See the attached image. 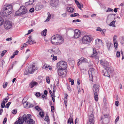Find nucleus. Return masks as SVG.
I'll return each instance as SVG.
<instances>
[{"label": "nucleus", "mask_w": 124, "mask_h": 124, "mask_svg": "<svg viewBox=\"0 0 124 124\" xmlns=\"http://www.w3.org/2000/svg\"><path fill=\"white\" fill-rule=\"evenodd\" d=\"M51 42L53 44L55 43L56 45L62 44L64 42L63 38L60 35L56 34L53 36L51 38Z\"/></svg>", "instance_id": "f257e3e1"}, {"label": "nucleus", "mask_w": 124, "mask_h": 124, "mask_svg": "<svg viewBox=\"0 0 124 124\" xmlns=\"http://www.w3.org/2000/svg\"><path fill=\"white\" fill-rule=\"evenodd\" d=\"M31 115L29 114H28L27 115L25 114L24 115L22 116L21 118V121L23 123L25 122L26 123H28V124H35V121L31 119Z\"/></svg>", "instance_id": "f03ea898"}, {"label": "nucleus", "mask_w": 124, "mask_h": 124, "mask_svg": "<svg viewBox=\"0 0 124 124\" xmlns=\"http://www.w3.org/2000/svg\"><path fill=\"white\" fill-rule=\"evenodd\" d=\"M6 6L3 9L2 14L5 16H7L11 14L12 13L13 8L11 5H6Z\"/></svg>", "instance_id": "7ed1b4c3"}, {"label": "nucleus", "mask_w": 124, "mask_h": 124, "mask_svg": "<svg viewBox=\"0 0 124 124\" xmlns=\"http://www.w3.org/2000/svg\"><path fill=\"white\" fill-rule=\"evenodd\" d=\"M100 64L103 66L107 71H112L113 70L112 67L110 66L109 63L106 61H100Z\"/></svg>", "instance_id": "20e7f679"}, {"label": "nucleus", "mask_w": 124, "mask_h": 124, "mask_svg": "<svg viewBox=\"0 0 124 124\" xmlns=\"http://www.w3.org/2000/svg\"><path fill=\"white\" fill-rule=\"evenodd\" d=\"M93 38L89 36L86 35L84 36L82 39V42L84 44L90 45Z\"/></svg>", "instance_id": "39448f33"}, {"label": "nucleus", "mask_w": 124, "mask_h": 124, "mask_svg": "<svg viewBox=\"0 0 124 124\" xmlns=\"http://www.w3.org/2000/svg\"><path fill=\"white\" fill-rule=\"evenodd\" d=\"M94 113V112L93 110L91 112H90L89 114H90V115H89L87 124H94L95 122Z\"/></svg>", "instance_id": "423d86ee"}, {"label": "nucleus", "mask_w": 124, "mask_h": 124, "mask_svg": "<svg viewBox=\"0 0 124 124\" xmlns=\"http://www.w3.org/2000/svg\"><path fill=\"white\" fill-rule=\"evenodd\" d=\"M57 66L60 69L65 70L67 67V63L65 61H61L58 63Z\"/></svg>", "instance_id": "0eeeda50"}, {"label": "nucleus", "mask_w": 124, "mask_h": 124, "mask_svg": "<svg viewBox=\"0 0 124 124\" xmlns=\"http://www.w3.org/2000/svg\"><path fill=\"white\" fill-rule=\"evenodd\" d=\"M4 25L5 29L8 30L12 27V23L11 21L9 20H6L5 22Z\"/></svg>", "instance_id": "6e6552de"}, {"label": "nucleus", "mask_w": 124, "mask_h": 124, "mask_svg": "<svg viewBox=\"0 0 124 124\" xmlns=\"http://www.w3.org/2000/svg\"><path fill=\"white\" fill-rule=\"evenodd\" d=\"M65 70L58 68L57 70L58 75L60 76H62V77H65L66 75V72Z\"/></svg>", "instance_id": "1a4fd4ad"}, {"label": "nucleus", "mask_w": 124, "mask_h": 124, "mask_svg": "<svg viewBox=\"0 0 124 124\" xmlns=\"http://www.w3.org/2000/svg\"><path fill=\"white\" fill-rule=\"evenodd\" d=\"M37 70V68L35 67L34 65H32V66H29L28 69V72L30 74H33L34 71Z\"/></svg>", "instance_id": "9d476101"}, {"label": "nucleus", "mask_w": 124, "mask_h": 124, "mask_svg": "<svg viewBox=\"0 0 124 124\" xmlns=\"http://www.w3.org/2000/svg\"><path fill=\"white\" fill-rule=\"evenodd\" d=\"M94 73V69L93 68H90L88 71V74L91 81L92 80L93 75Z\"/></svg>", "instance_id": "9b49d317"}, {"label": "nucleus", "mask_w": 124, "mask_h": 124, "mask_svg": "<svg viewBox=\"0 0 124 124\" xmlns=\"http://www.w3.org/2000/svg\"><path fill=\"white\" fill-rule=\"evenodd\" d=\"M22 10V11L20 12V15H22L25 14L27 12V10L26 8L24 6H21L19 9V10Z\"/></svg>", "instance_id": "f8f14e48"}, {"label": "nucleus", "mask_w": 124, "mask_h": 124, "mask_svg": "<svg viewBox=\"0 0 124 124\" xmlns=\"http://www.w3.org/2000/svg\"><path fill=\"white\" fill-rule=\"evenodd\" d=\"M58 1L59 0H51L50 3L52 6L55 7L57 5Z\"/></svg>", "instance_id": "ddd939ff"}, {"label": "nucleus", "mask_w": 124, "mask_h": 124, "mask_svg": "<svg viewBox=\"0 0 124 124\" xmlns=\"http://www.w3.org/2000/svg\"><path fill=\"white\" fill-rule=\"evenodd\" d=\"M102 40H101L98 39L95 40V46L98 47H100L102 44Z\"/></svg>", "instance_id": "4468645a"}, {"label": "nucleus", "mask_w": 124, "mask_h": 124, "mask_svg": "<svg viewBox=\"0 0 124 124\" xmlns=\"http://www.w3.org/2000/svg\"><path fill=\"white\" fill-rule=\"evenodd\" d=\"M81 32L80 31L78 30H76L74 31V36L75 38H78L80 36Z\"/></svg>", "instance_id": "2eb2a0df"}, {"label": "nucleus", "mask_w": 124, "mask_h": 124, "mask_svg": "<svg viewBox=\"0 0 124 124\" xmlns=\"http://www.w3.org/2000/svg\"><path fill=\"white\" fill-rule=\"evenodd\" d=\"M38 84V82L32 80L29 84V86L31 88H32L34 86L37 85Z\"/></svg>", "instance_id": "dca6fc26"}, {"label": "nucleus", "mask_w": 124, "mask_h": 124, "mask_svg": "<svg viewBox=\"0 0 124 124\" xmlns=\"http://www.w3.org/2000/svg\"><path fill=\"white\" fill-rule=\"evenodd\" d=\"M99 86L98 84L94 85L93 86V92H94L99 93Z\"/></svg>", "instance_id": "f3484780"}, {"label": "nucleus", "mask_w": 124, "mask_h": 124, "mask_svg": "<svg viewBox=\"0 0 124 124\" xmlns=\"http://www.w3.org/2000/svg\"><path fill=\"white\" fill-rule=\"evenodd\" d=\"M28 43L30 45L32 44H33L35 43L36 42L34 40L32 41V37L31 36H29L28 37Z\"/></svg>", "instance_id": "a211bd4d"}, {"label": "nucleus", "mask_w": 124, "mask_h": 124, "mask_svg": "<svg viewBox=\"0 0 124 124\" xmlns=\"http://www.w3.org/2000/svg\"><path fill=\"white\" fill-rule=\"evenodd\" d=\"M43 7V5L39 4L36 5L35 9L36 11H38L41 9Z\"/></svg>", "instance_id": "6ab92c4d"}, {"label": "nucleus", "mask_w": 124, "mask_h": 124, "mask_svg": "<svg viewBox=\"0 0 124 124\" xmlns=\"http://www.w3.org/2000/svg\"><path fill=\"white\" fill-rule=\"evenodd\" d=\"M72 114H70V118L68 120V123L71 124L72 123L73 124V120L72 117Z\"/></svg>", "instance_id": "aec40b11"}, {"label": "nucleus", "mask_w": 124, "mask_h": 124, "mask_svg": "<svg viewBox=\"0 0 124 124\" xmlns=\"http://www.w3.org/2000/svg\"><path fill=\"white\" fill-rule=\"evenodd\" d=\"M52 51L55 54H59L60 52L59 48L57 47H55L52 50Z\"/></svg>", "instance_id": "412c9836"}, {"label": "nucleus", "mask_w": 124, "mask_h": 124, "mask_svg": "<svg viewBox=\"0 0 124 124\" xmlns=\"http://www.w3.org/2000/svg\"><path fill=\"white\" fill-rule=\"evenodd\" d=\"M68 97V95L67 94L65 93V96L64 98V104L65 106L67 107V98Z\"/></svg>", "instance_id": "4be33fe9"}, {"label": "nucleus", "mask_w": 124, "mask_h": 124, "mask_svg": "<svg viewBox=\"0 0 124 124\" xmlns=\"http://www.w3.org/2000/svg\"><path fill=\"white\" fill-rule=\"evenodd\" d=\"M106 72H104V70H102V73H103V75L105 76L108 77L109 78L110 77V76L108 73L109 71H107Z\"/></svg>", "instance_id": "5701e85b"}, {"label": "nucleus", "mask_w": 124, "mask_h": 124, "mask_svg": "<svg viewBox=\"0 0 124 124\" xmlns=\"http://www.w3.org/2000/svg\"><path fill=\"white\" fill-rule=\"evenodd\" d=\"M93 54L91 55V57H93L96 56L98 54V53L97 52L96 49L93 48Z\"/></svg>", "instance_id": "b1692460"}, {"label": "nucleus", "mask_w": 124, "mask_h": 124, "mask_svg": "<svg viewBox=\"0 0 124 124\" xmlns=\"http://www.w3.org/2000/svg\"><path fill=\"white\" fill-rule=\"evenodd\" d=\"M99 93L94 92V100L96 101H97L98 100V94Z\"/></svg>", "instance_id": "393cba45"}, {"label": "nucleus", "mask_w": 124, "mask_h": 124, "mask_svg": "<svg viewBox=\"0 0 124 124\" xmlns=\"http://www.w3.org/2000/svg\"><path fill=\"white\" fill-rule=\"evenodd\" d=\"M67 10L69 12L72 13L74 12V9L71 7H68L67 8Z\"/></svg>", "instance_id": "a878e982"}, {"label": "nucleus", "mask_w": 124, "mask_h": 124, "mask_svg": "<svg viewBox=\"0 0 124 124\" xmlns=\"http://www.w3.org/2000/svg\"><path fill=\"white\" fill-rule=\"evenodd\" d=\"M48 115V114H47H47L46 115V116H45V118L44 119V120L45 121L47 122V124H49L50 123V120L49 117L47 115ZM44 124H46L44 123Z\"/></svg>", "instance_id": "bb28decb"}, {"label": "nucleus", "mask_w": 124, "mask_h": 124, "mask_svg": "<svg viewBox=\"0 0 124 124\" xmlns=\"http://www.w3.org/2000/svg\"><path fill=\"white\" fill-rule=\"evenodd\" d=\"M48 17L45 21V22H46L50 20L51 18V15L50 13L49 12H48L47 13Z\"/></svg>", "instance_id": "cd10ccee"}, {"label": "nucleus", "mask_w": 124, "mask_h": 124, "mask_svg": "<svg viewBox=\"0 0 124 124\" xmlns=\"http://www.w3.org/2000/svg\"><path fill=\"white\" fill-rule=\"evenodd\" d=\"M112 44L108 42L107 43V47L108 50L109 51L110 50V48L111 46H112Z\"/></svg>", "instance_id": "c85d7f7f"}, {"label": "nucleus", "mask_w": 124, "mask_h": 124, "mask_svg": "<svg viewBox=\"0 0 124 124\" xmlns=\"http://www.w3.org/2000/svg\"><path fill=\"white\" fill-rule=\"evenodd\" d=\"M80 60L82 61V62H88V61L86 59L83 57L80 58Z\"/></svg>", "instance_id": "c756f323"}, {"label": "nucleus", "mask_w": 124, "mask_h": 124, "mask_svg": "<svg viewBox=\"0 0 124 124\" xmlns=\"http://www.w3.org/2000/svg\"><path fill=\"white\" fill-rule=\"evenodd\" d=\"M47 30L45 29L42 31L41 33V35L42 36H46V35Z\"/></svg>", "instance_id": "7c9ffc66"}, {"label": "nucleus", "mask_w": 124, "mask_h": 124, "mask_svg": "<svg viewBox=\"0 0 124 124\" xmlns=\"http://www.w3.org/2000/svg\"><path fill=\"white\" fill-rule=\"evenodd\" d=\"M70 16L71 17H74L77 16H79V15L78 13H75L73 14L70 15Z\"/></svg>", "instance_id": "2f4dec72"}, {"label": "nucleus", "mask_w": 124, "mask_h": 124, "mask_svg": "<svg viewBox=\"0 0 124 124\" xmlns=\"http://www.w3.org/2000/svg\"><path fill=\"white\" fill-rule=\"evenodd\" d=\"M116 22V21H113L112 22H111L109 24V25L110 26H112L114 27L115 26V24Z\"/></svg>", "instance_id": "473e14b6"}, {"label": "nucleus", "mask_w": 124, "mask_h": 124, "mask_svg": "<svg viewBox=\"0 0 124 124\" xmlns=\"http://www.w3.org/2000/svg\"><path fill=\"white\" fill-rule=\"evenodd\" d=\"M20 11V10H19H19L17 11L16 13L15 14V15L16 16H21V15H20V12L19 13V11Z\"/></svg>", "instance_id": "72a5a7b5"}, {"label": "nucleus", "mask_w": 124, "mask_h": 124, "mask_svg": "<svg viewBox=\"0 0 124 124\" xmlns=\"http://www.w3.org/2000/svg\"><path fill=\"white\" fill-rule=\"evenodd\" d=\"M69 81L70 82H71V85H73L74 84V80L73 79H71L70 78H69Z\"/></svg>", "instance_id": "f704fd0d"}, {"label": "nucleus", "mask_w": 124, "mask_h": 124, "mask_svg": "<svg viewBox=\"0 0 124 124\" xmlns=\"http://www.w3.org/2000/svg\"><path fill=\"white\" fill-rule=\"evenodd\" d=\"M3 20L2 18L0 16V25H1L3 24Z\"/></svg>", "instance_id": "c9c22d12"}, {"label": "nucleus", "mask_w": 124, "mask_h": 124, "mask_svg": "<svg viewBox=\"0 0 124 124\" xmlns=\"http://www.w3.org/2000/svg\"><path fill=\"white\" fill-rule=\"evenodd\" d=\"M114 46L116 49H117V48L118 44L117 42H114Z\"/></svg>", "instance_id": "e433bc0d"}, {"label": "nucleus", "mask_w": 124, "mask_h": 124, "mask_svg": "<svg viewBox=\"0 0 124 124\" xmlns=\"http://www.w3.org/2000/svg\"><path fill=\"white\" fill-rule=\"evenodd\" d=\"M33 3V0L30 1V0H29V2H26L25 3L26 5H27V4L28 3V5H31Z\"/></svg>", "instance_id": "4c0bfd02"}, {"label": "nucleus", "mask_w": 124, "mask_h": 124, "mask_svg": "<svg viewBox=\"0 0 124 124\" xmlns=\"http://www.w3.org/2000/svg\"><path fill=\"white\" fill-rule=\"evenodd\" d=\"M6 103L5 102L3 101L1 103V108H4L5 107V104Z\"/></svg>", "instance_id": "58836bf2"}, {"label": "nucleus", "mask_w": 124, "mask_h": 124, "mask_svg": "<svg viewBox=\"0 0 124 124\" xmlns=\"http://www.w3.org/2000/svg\"><path fill=\"white\" fill-rule=\"evenodd\" d=\"M21 120L20 118L19 117L18 118V120L14 124H19V123L21 122Z\"/></svg>", "instance_id": "ea45409f"}, {"label": "nucleus", "mask_w": 124, "mask_h": 124, "mask_svg": "<svg viewBox=\"0 0 124 124\" xmlns=\"http://www.w3.org/2000/svg\"><path fill=\"white\" fill-rule=\"evenodd\" d=\"M9 99V97L7 96V97L5 98L3 100V101H4V102H5L6 103L8 102V100Z\"/></svg>", "instance_id": "a19ab883"}, {"label": "nucleus", "mask_w": 124, "mask_h": 124, "mask_svg": "<svg viewBox=\"0 0 124 124\" xmlns=\"http://www.w3.org/2000/svg\"><path fill=\"white\" fill-rule=\"evenodd\" d=\"M39 115L41 117H43L44 116V112H40Z\"/></svg>", "instance_id": "79ce46f5"}, {"label": "nucleus", "mask_w": 124, "mask_h": 124, "mask_svg": "<svg viewBox=\"0 0 124 124\" xmlns=\"http://www.w3.org/2000/svg\"><path fill=\"white\" fill-rule=\"evenodd\" d=\"M46 81L47 83L48 84H49L50 82L49 78V77H46Z\"/></svg>", "instance_id": "37998d69"}, {"label": "nucleus", "mask_w": 124, "mask_h": 124, "mask_svg": "<svg viewBox=\"0 0 124 124\" xmlns=\"http://www.w3.org/2000/svg\"><path fill=\"white\" fill-rule=\"evenodd\" d=\"M17 112V110L15 109H14L12 111V113L14 114H15Z\"/></svg>", "instance_id": "c03bdc74"}, {"label": "nucleus", "mask_w": 124, "mask_h": 124, "mask_svg": "<svg viewBox=\"0 0 124 124\" xmlns=\"http://www.w3.org/2000/svg\"><path fill=\"white\" fill-rule=\"evenodd\" d=\"M11 104V102H9L8 103H7L5 106L6 108H8Z\"/></svg>", "instance_id": "a18cd8bd"}, {"label": "nucleus", "mask_w": 124, "mask_h": 124, "mask_svg": "<svg viewBox=\"0 0 124 124\" xmlns=\"http://www.w3.org/2000/svg\"><path fill=\"white\" fill-rule=\"evenodd\" d=\"M7 52V51L6 50H4L2 52V53L1 54V56H2V57L4 55L5 53Z\"/></svg>", "instance_id": "49530a36"}, {"label": "nucleus", "mask_w": 124, "mask_h": 124, "mask_svg": "<svg viewBox=\"0 0 124 124\" xmlns=\"http://www.w3.org/2000/svg\"><path fill=\"white\" fill-rule=\"evenodd\" d=\"M122 40L121 43L122 44V45L124 46V36L122 37Z\"/></svg>", "instance_id": "de8ad7c7"}, {"label": "nucleus", "mask_w": 124, "mask_h": 124, "mask_svg": "<svg viewBox=\"0 0 124 124\" xmlns=\"http://www.w3.org/2000/svg\"><path fill=\"white\" fill-rule=\"evenodd\" d=\"M119 116H117V117L116 119H115V122L116 124H117V122L118 121V120H119Z\"/></svg>", "instance_id": "09e8293b"}, {"label": "nucleus", "mask_w": 124, "mask_h": 124, "mask_svg": "<svg viewBox=\"0 0 124 124\" xmlns=\"http://www.w3.org/2000/svg\"><path fill=\"white\" fill-rule=\"evenodd\" d=\"M113 11V9H111L109 8H108V10L106 11V12H110V11Z\"/></svg>", "instance_id": "8fccbe9b"}, {"label": "nucleus", "mask_w": 124, "mask_h": 124, "mask_svg": "<svg viewBox=\"0 0 124 124\" xmlns=\"http://www.w3.org/2000/svg\"><path fill=\"white\" fill-rule=\"evenodd\" d=\"M28 70H25L24 71V75H26L28 74L29 72H28Z\"/></svg>", "instance_id": "3c124183"}, {"label": "nucleus", "mask_w": 124, "mask_h": 124, "mask_svg": "<svg viewBox=\"0 0 124 124\" xmlns=\"http://www.w3.org/2000/svg\"><path fill=\"white\" fill-rule=\"evenodd\" d=\"M42 68L44 69H45L46 68H48V67L47 66V65L46 64H45L43 66Z\"/></svg>", "instance_id": "603ef678"}, {"label": "nucleus", "mask_w": 124, "mask_h": 124, "mask_svg": "<svg viewBox=\"0 0 124 124\" xmlns=\"http://www.w3.org/2000/svg\"><path fill=\"white\" fill-rule=\"evenodd\" d=\"M34 8H32L30 9L29 11L30 12L32 13L34 12Z\"/></svg>", "instance_id": "864d4df0"}, {"label": "nucleus", "mask_w": 124, "mask_h": 124, "mask_svg": "<svg viewBox=\"0 0 124 124\" xmlns=\"http://www.w3.org/2000/svg\"><path fill=\"white\" fill-rule=\"evenodd\" d=\"M29 108L35 106V105L32 104L31 103H29Z\"/></svg>", "instance_id": "5fc2aeb1"}, {"label": "nucleus", "mask_w": 124, "mask_h": 124, "mask_svg": "<svg viewBox=\"0 0 124 124\" xmlns=\"http://www.w3.org/2000/svg\"><path fill=\"white\" fill-rule=\"evenodd\" d=\"M79 60L77 63V65L78 66L82 62V61L80 60V58Z\"/></svg>", "instance_id": "6e6d98bb"}, {"label": "nucleus", "mask_w": 124, "mask_h": 124, "mask_svg": "<svg viewBox=\"0 0 124 124\" xmlns=\"http://www.w3.org/2000/svg\"><path fill=\"white\" fill-rule=\"evenodd\" d=\"M116 35H115L114 37H113V41L114 42H117V41H116Z\"/></svg>", "instance_id": "4d7b16f0"}, {"label": "nucleus", "mask_w": 124, "mask_h": 124, "mask_svg": "<svg viewBox=\"0 0 124 124\" xmlns=\"http://www.w3.org/2000/svg\"><path fill=\"white\" fill-rule=\"evenodd\" d=\"M81 22V20H80L79 19H77L76 20H73L72 21V22L73 23H74L76 22Z\"/></svg>", "instance_id": "13d9d810"}, {"label": "nucleus", "mask_w": 124, "mask_h": 124, "mask_svg": "<svg viewBox=\"0 0 124 124\" xmlns=\"http://www.w3.org/2000/svg\"><path fill=\"white\" fill-rule=\"evenodd\" d=\"M35 109L38 111L39 110H41V109L38 106H36L35 107Z\"/></svg>", "instance_id": "bf43d9fd"}, {"label": "nucleus", "mask_w": 124, "mask_h": 124, "mask_svg": "<svg viewBox=\"0 0 124 124\" xmlns=\"http://www.w3.org/2000/svg\"><path fill=\"white\" fill-rule=\"evenodd\" d=\"M101 29L99 27H97V29H96L97 31H101Z\"/></svg>", "instance_id": "052dcab7"}, {"label": "nucleus", "mask_w": 124, "mask_h": 124, "mask_svg": "<svg viewBox=\"0 0 124 124\" xmlns=\"http://www.w3.org/2000/svg\"><path fill=\"white\" fill-rule=\"evenodd\" d=\"M116 56H117L118 57H119L120 56V52L118 51H117L116 52Z\"/></svg>", "instance_id": "680f3d73"}, {"label": "nucleus", "mask_w": 124, "mask_h": 124, "mask_svg": "<svg viewBox=\"0 0 124 124\" xmlns=\"http://www.w3.org/2000/svg\"><path fill=\"white\" fill-rule=\"evenodd\" d=\"M8 84V83L7 82H6L4 85H3V88H6L7 85Z\"/></svg>", "instance_id": "e2e57ef3"}, {"label": "nucleus", "mask_w": 124, "mask_h": 124, "mask_svg": "<svg viewBox=\"0 0 124 124\" xmlns=\"http://www.w3.org/2000/svg\"><path fill=\"white\" fill-rule=\"evenodd\" d=\"M40 93L39 92L36 93V95L37 97H39L40 96Z\"/></svg>", "instance_id": "0e129e2a"}, {"label": "nucleus", "mask_w": 124, "mask_h": 124, "mask_svg": "<svg viewBox=\"0 0 124 124\" xmlns=\"http://www.w3.org/2000/svg\"><path fill=\"white\" fill-rule=\"evenodd\" d=\"M18 52V51L16 50L13 53V54H14V55H16L17 54Z\"/></svg>", "instance_id": "69168bd1"}, {"label": "nucleus", "mask_w": 124, "mask_h": 124, "mask_svg": "<svg viewBox=\"0 0 124 124\" xmlns=\"http://www.w3.org/2000/svg\"><path fill=\"white\" fill-rule=\"evenodd\" d=\"M119 102L118 101H116L115 102V104L116 106H118Z\"/></svg>", "instance_id": "338daca9"}, {"label": "nucleus", "mask_w": 124, "mask_h": 124, "mask_svg": "<svg viewBox=\"0 0 124 124\" xmlns=\"http://www.w3.org/2000/svg\"><path fill=\"white\" fill-rule=\"evenodd\" d=\"M77 6L80 9H81V4H80V3L77 5Z\"/></svg>", "instance_id": "774afa93"}]
</instances>
